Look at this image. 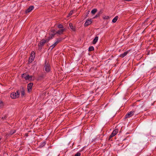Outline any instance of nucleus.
<instances>
[{
	"mask_svg": "<svg viewBox=\"0 0 156 156\" xmlns=\"http://www.w3.org/2000/svg\"><path fill=\"white\" fill-rule=\"evenodd\" d=\"M62 39L61 38L60 39H58L55 42L56 44H57L59 42L61 41Z\"/></svg>",
	"mask_w": 156,
	"mask_h": 156,
	"instance_id": "393cba45",
	"label": "nucleus"
},
{
	"mask_svg": "<svg viewBox=\"0 0 156 156\" xmlns=\"http://www.w3.org/2000/svg\"><path fill=\"white\" fill-rule=\"evenodd\" d=\"M27 75L26 74H23L22 75V77L23 78L25 79L26 80V76H27Z\"/></svg>",
	"mask_w": 156,
	"mask_h": 156,
	"instance_id": "bb28decb",
	"label": "nucleus"
},
{
	"mask_svg": "<svg viewBox=\"0 0 156 156\" xmlns=\"http://www.w3.org/2000/svg\"><path fill=\"white\" fill-rule=\"evenodd\" d=\"M20 93L19 90H18L15 93L13 92L11 94L10 97L12 99H16L18 98L20 96Z\"/></svg>",
	"mask_w": 156,
	"mask_h": 156,
	"instance_id": "f257e3e1",
	"label": "nucleus"
},
{
	"mask_svg": "<svg viewBox=\"0 0 156 156\" xmlns=\"http://www.w3.org/2000/svg\"><path fill=\"white\" fill-rule=\"evenodd\" d=\"M97 10L96 9H94L92 10L91 11V13L93 14H94L96 12H97Z\"/></svg>",
	"mask_w": 156,
	"mask_h": 156,
	"instance_id": "2eb2a0df",
	"label": "nucleus"
},
{
	"mask_svg": "<svg viewBox=\"0 0 156 156\" xmlns=\"http://www.w3.org/2000/svg\"><path fill=\"white\" fill-rule=\"evenodd\" d=\"M65 29H60L58 31H56V34H58L59 35L62 34L65 30Z\"/></svg>",
	"mask_w": 156,
	"mask_h": 156,
	"instance_id": "0eeeda50",
	"label": "nucleus"
},
{
	"mask_svg": "<svg viewBox=\"0 0 156 156\" xmlns=\"http://www.w3.org/2000/svg\"><path fill=\"white\" fill-rule=\"evenodd\" d=\"M87 16V15L86 16V18Z\"/></svg>",
	"mask_w": 156,
	"mask_h": 156,
	"instance_id": "4c0bfd02",
	"label": "nucleus"
},
{
	"mask_svg": "<svg viewBox=\"0 0 156 156\" xmlns=\"http://www.w3.org/2000/svg\"><path fill=\"white\" fill-rule=\"evenodd\" d=\"M52 38V37H51V36H49L48 37V38L46 40H47V42H48Z\"/></svg>",
	"mask_w": 156,
	"mask_h": 156,
	"instance_id": "c756f323",
	"label": "nucleus"
},
{
	"mask_svg": "<svg viewBox=\"0 0 156 156\" xmlns=\"http://www.w3.org/2000/svg\"><path fill=\"white\" fill-rule=\"evenodd\" d=\"M45 71L47 72H49L50 70V66L49 64L48 63H45V65L44 67Z\"/></svg>",
	"mask_w": 156,
	"mask_h": 156,
	"instance_id": "423d86ee",
	"label": "nucleus"
},
{
	"mask_svg": "<svg viewBox=\"0 0 156 156\" xmlns=\"http://www.w3.org/2000/svg\"><path fill=\"white\" fill-rule=\"evenodd\" d=\"M118 130H119L117 129H116L114 130H113L112 133H111V135L109 136V139L110 140L112 137H113L115 135H116L118 133Z\"/></svg>",
	"mask_w": 156,
	"mask_h": 156,
	"instance_id": "7ed1b4c3",
	"label": "nucleus"
},
{
	"mask_svg": "<svg viewBox=\"0 0 156 156\" xmlns=\"http://www.w3.org/2000/svg\"><path fill=\"white\" fill-rule=\"evenodd\" d=\"M52 32H53V34H51V37H53L56 34V31H55V30H53L52 31Z\"/></svg>",
	"mask_w": 156,
	"mask_h": 156,
	"instance_id": "aec40b11",
	"label": "nucleus"
},
{
	"mask_svg": "<svg viewBox=\"0 0 156 156\" xmlns=\"http://www.w3.org/2000/svg\"><path fill=\"white\" fill-rule=\"evenodd\" d=\"M58 27L59 28H63V26L61 24H59L58 26Z\"/></svg>",
	"mask_w": 156,
	"mask_h": 156,
	"instance_id": "473e14b6",
	"label": "nucleus"
},
{
	"mask_svg": "<svg viewBox=\"0 0 156 156\" xmlns=\"http://www.w3.org/2000/svg\"><path fill=\"white\" fill-rule=\"evenodd\" d=\"M134 111H132L128 113H127L125 116V118H129L130 117H131L132 115H133L134 114Z\"/></svg>",
	"mask_w": 156,
	"mask_h": 156,
	"instance_id": "20e7f679",
	"label": "nucleus"
},
{
	"mask_svg": "<svg viewBox=\"0 0 156 156\" xmlns=\"http://www.w3.org/2000/svg\"><path fill=\"white\" fill-rule=\"evenodd\" d=\"M34 57L30 56L29 59V62H31L34 60Z\"/></svg>",
	"mask_w": 156,
	"mask_h": 156,
	"instance_id": "f3484780",
	"label": "nucleus"
},
{
	"mask_svg": "<svg viewBox=\"0 0 156 156\" xmlns=\"http://www.w3.org/2000/svg\"><path fill=\"white\" fill-rule=\"evenodd\" d=\"M109 18V17L108 16H105L103 17V19H105V20H107V19H108Z\"/></svg>",
	"mask_w": 156,
	"mask_h": 156,
	"instance_id": "7c9ffc66",
	"label": "nucleus"
},
{
	"mask_svg": "<svg viewBox=\"0 0 156 156\" xmlns=\"http://www.w3.org/2000/svg\"><path fill=\"white\" fill-rule=\"evenodd\" d=\"M90 12V11H89L87 12V15H88L89 14V13Z\"/></svg>",
	"mask_w": 156,
	"mask_h": 156,
	"instance_id": "e433bc0d",
	"label": "nucleus"
},
{
	"mask_svg": "<svg viewBox=\"0 0 156 156\" xmlns=\"http://www.w3.org/2000/svg\"><path fill=\"white\" fill-rule=\"evenodd\" d=\"M118 16H115L112 20V22L115 23L116 22L118 19Z\"/></svg>",
	"mask_w": 156,
	"mask_h": 156,
	"instance_id": "dca6fc26",
	"label": "nucleus"
},
{
	"mask_svg": "<svg viewBox=\"0 0 156 156\" xmlns=\"http://www.w3.org/2000/svg\"><path fill=\"white\" fill-rule=\"evenodd\" d=\"M94 50V48L93 46L90 47L89 48V51H91Z\"/></svg>",
	"mask_w": 156,
	"mask_h": 156,
	"instance_id": "412c9836",
	"label": "nucleus"
},
{
	"mask_svg": "<svg viewBox=\"0 0 156 156\" xmlns=\"http://www.w3.org/2000/svg\"><path fill=\"white\" fill-rule=\"evenodd\" d=\"M30 56H33V57H35V53L34 52V51H32L31 52V55H30Z\"/></svg>",
	"mask_w": 156,
	"mask_h": 156,
	"instance_id": "cd10ccee",
	"label": "nucleus"
},
{
	"mask_svg": "<svg viewBox=\"0 0 156 156\" xmlns=\"http://www.w3.org/2000/svg\"><path fill=\"white\" fill-rule=\"evenodd\" d=\"M47 42V40H46L45 39H43L41 40L38 45L40 48H41L42 47V46L44 44Z\"/></svg>",
	"mask_w": 156,
	"mask_h": 156,
	"instance_id": "f03ea898",
	"label": "nucleus"
},
{
	"mask_svg": "<svg viewBox=\"0 0 156 156\" xmlns=\"http://www.w3.org/2000/svg\"><path fill=\"white\" fill-rule=\"evenodd\" d=\"M34 8V7L33 6H31L29 7V8L27 9L26 10V12H29L31 11Z\"/></svg>",
	"mask_w": 156,
	"mask_h": 156,
	"instance_id": "1a4fd4ad",
	"label": "nucleus"
},
{
	"mask_svg": "<svg viewBox=\"0 0 156 156\" xmlns=\"http://www.w3.org/2000/svg\"><path fill=\"white\" fill-rule=\"evenodd\" d=\"M129 51H126L124 52L123 54H121L119 56L122 57V58H123L125 56H126L127 54L128 53Z\"/></svg>",
	"mask_w": 156,
	"mask_h": 156,
	"instance_id": "9b49d317",
	"label": "nucleus"
},
{
	"mask_svg": "<svg viewBox=\"0 0 156 156\" xmlns=\"http://www.w3.org/2000/svg\"><path fill=\"white\" fill-rule=\"evenodd\" d=\"M80 153L79 152H77L76 154L74 156H80Z\"/></svg>",
	"mask_w": 156,
	"mask_h": 156,
	"instance_id": "2f4dec72",
	"label": "nucleus"
},
{
	"mask_svg": "<svg viewBox=\"0 0 156 156\" xmlns=\"http://www.w3.org/2000/svg\"><path fill=\"white\" fill-rule=\"evenodd\" d=\"M2 119H5V116H4V117H2Z\"/></svg>",
	"mask_w": 156,
	"mask_h": 156,
	"instance_id": "c9c22d12",
	"label": "nucleus"
},
{
	"mask_svg": "<svg viewBox=\"0 0 156 156\" xmlns=\"http://www.w3.org/2000/svg\"><path fill=\"white\" fill-rule=\"evenodd\" d=\"M45 143L44 142H43L41 145L40 147H43L44 146L45 144Z\"/></svg>",
	"mask_w": 156,
	"mask_h": 156,
	"instance_id": "72a5a7b5",
	"label": "nucleus"
},
{
	"mask_svg": "<svg viewBox=\"0 0 156 156\" xmlns=\"http://www.w3.org/2000/svg\"><path fill=\"white\" fill-rule=\"evenodd\" d=\"M62 39L61 38L60 39H58L55 42L56 44H57L59 42L61 41Z\"/></svg>",
	"mask_w": 156,
	"mask_h": 156,
	"instance_id": "b1692460",
	"label": "nucleus"
},
{
	"mask_svg": "<svg viewBox=\"0 0 156 156\" xmlns=\"http://www.w3.org/2000/svg\"><path fill=\"white\" fill-rule=\"evenodd\" d=\"M92 21L91 19H87L84 23V26H87L89 25L90 24L92 23Z\"/></svg>",
	"mask_w": 156,
	"mask_h": 156,
	"instance_id": "39448f33",
	"label": "nucleus"
},
{
	"mask_svg": "<svg viewBox=\"0 0 156 156\" xmlns=\"http://www.w3.org/2000/svg\"><path fill=\"white\" fill-rule=\"evenodd\" d=\"M62 39L61 38L60 39H58L55 42L56 44H57L59 42L61 41Z\"/></svg>",
	"mask_w": 156,
	"mask_h": 156,
	"instance_id": "5701e85b",
	"label": "nucleus"
},
{
	"mask_svg": "<svg viewBox=\"0 0 156 156\" xmlns=\"http://www.w3.org/2000/svg\"><path fill=\"white\" fill-rule=\"evenodd\" d=\"M15 132H16V130H13L10 131V133L9 134V135H12V134H13V133H14Z\"/></svg>",
	"mask_w": 156,
	"mask_h": 156,
	"instance_id": "6ab92c4d",
	"label": "nucleus"
},
{
	"mask_svg": "<svg viewBox=\"0 0 156 156\" xmlns=\"http://www.w3.org/2000/svg\"><path fill=\"white\" fill-rule=\"evenodd\" d=\"M24 90L23 88H22L21 90V96L23 97L25 95Z\"/></svg>",
	"mask_w": 156,
	"mask_h": 156,
	"instance_id": "ddd939ff",
	"label": "nucleus"
},
{
	"mask_svg": "<svg viewBox=\"0 0 156 156\" xmlns=\"http://www.w3.org/2000/svg\"><path fill=\"white\" fill-rule=\"evenodd\" d=\"M98 37H96L93 41V43L94 44H95L98 41Z\"/></svg>",
	"mask_w": 156,
	"mask_h": 156,
	"instance_id": "f8f14e48",
	"label": "nucleus"
},
{
	"mask_svg": "<svg viewBox=\"0 0 156 156\" xmlns=\"http://www.w3.org/2000/svg\"><path fill=\"white\" fill-rule=\"evenodd\" d=\"M69 25L70 28L72 30L74 31L75 30V27L73 26V24L72 23H70L69 24Z\"/></svg>",
	"mask_w": 156,
	"mask_h": 156,
	"instance_id": "9d476101",
	"label": "nucleus"
},
{
	"mask_svg": "<svg viewBox=\"0 0 156 156\" xmlns=\"http://www.w3.org/2000/svg\"><path fill=\"white\" fill-rule=\"evenodd\" d=\"M33 84L32 83H30L27 85V90L29 92H30L31 90Z\"/></svg>",
	"mask_w": 156,
	"mask_h": 156,
	"instance_id": "6e6552de",
	"label": "nucleus"
},
{
	"mask_svg": "<svg viewBox=\"0 0 156 156\" xmlns=\"http://www.w3.org/2000/svg\"><path fill=\"white\" fill-rule=\"evenodd\" d=\"M73 11L72 10L71 11H70V12H69V13L68 16H67V17H68L71 16V15H72V14H73Z\"/></svg>",
	"mask_w": 156,
	"mask_h": 156,
	"instance_id": "a878e982",
	"label": "nucleus"
},
{
	"mask_svg": "<svg viewBox=\"0 0 156 156\" xmlns=\"http://www.w3.org/2000/svg\"><path fill=\"white\" fill-rule=\"evenodd\" d=\"M4 106L3 102L1 101H0V108H2Z\"/></svg>",
	"mask_w": 156,
	"mask_h": 156,
	"instance_id": "a211bd4d",
	"label": "nucleus"
},
{
	"mask_svg": "<svg viewBox=\"0 0 156 156\" xmlns=\"http://www.w3.org/2000/svg\"><path fill=\"white\" fill-rule=\"evenodd\" d=\"M56 44L55 43L53 44L52 45H51L50 48H51V49H52L54 48L55 46L56 45Z\"/></svg>",
	"mask_w": 156,
	"mask_h": 156,
	"instance_id": "c85d7f7f",
	"label": "nucleus"
},
{
	"mask_svg": "<svg viewBox=\"0 0 156 156\" xmlns=\"http://www.w3.org/2000/svg\"><path fill=\"white\" fill-rule=\"evenodd\" d=\"M32 79V76H29L28 75H27V76H26V80H31Z\"/></svg>",
	"mask_w": 156,
	"mask_h": 156,
	"instance_id": "4468645a",
	"label": "nucleus"
},
{
	"mask_svg": "<svg viewBox=\"0 0 156 156\" xmlns=\"http://www.w3.org/2000/svg\"><path fill=\"white\" fill-rule=\"evenodd\" d=\"M100 13H99L98 14H97L96 16H95L93 18H97V17H98L99 16V15H100Z\"/></svg>",
	"mask_w": 156,
	"mask_h": 156,
	"instance_id": "f704fd0d",
	"label": "nucleus"
},
{
	"mask_svg": "<svg viewBox=\"0 0 156 156\" xmlns=\"http://www.w3.org/2000/svg\"><path fill=\"white\" fill-rule=\"evenodd\" d=\"M62 39L61 38L60 39H58L55 42L56 44H57L59 42L61 41Z\"/></svg>",
	"mask_w": 156,
	"mask_h": 156,
	"instance_id": "4be33fe9",
	"label": "nucleus"
}]
</instances>
